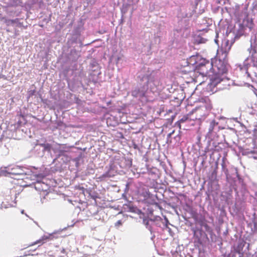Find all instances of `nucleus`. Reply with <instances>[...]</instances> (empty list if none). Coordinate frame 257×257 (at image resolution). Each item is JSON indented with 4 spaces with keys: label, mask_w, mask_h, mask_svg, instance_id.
<instances>
[{
    "label": "nucleus",
    "mask_w": 257,
    "mask_h": 257,
    "mask_svg": "<svg viewBox=\"0 0 257 257\" xmlns=\"http://www.w3.org/2000/svg\"><path fill=\"white\" fill-rule=\"evenodd\" d=\"M212 73L213 76L211 78V85L216 86L221 81H223L222 76L225 74L227 69L226 64L220 59H215L212 61Z\"/></svg>",
    "instance_id": "f257e3e1"
},
{
    "label": "nucleus",
    "mask_w": 257,
    "mask_h": 257,
    "mask_svg": "<svg viewBox=\"0 0 257 257\" xmlns=\"http://www.w3.org/2000/svg\"><path fill=\"white\" fill-rule=\"evenodd\" d=\"M196 71L203 76H208L210 78H212L213 74L212 73V64L208 60L203 59L196 67Z\"/></svg>",
    "instance_id": "f03ea898"
},
{
    "label": "nucleus",
    "mask_w": 257,
    "mask_h": 257,
    "mask_svg": "<svg viewBox=\"0 0 257 257\" xmlns=\"http://www.w3.org/2000/svg\"><path fill=\"white\" fill-rule=\"evenodd\" d=\"M203 108H204L203 106H200L193 109L188 114L183 116V117L179 120V123H183L188 120H194L202 119V117L205 116V114L201 112V111L203 110Z\"/></svg>",
    "instance_id": "7ed1b4c3"
},
{
    "label": "nucleus",
    "mask_w": 257,
    "mask_h": 257,
    "mask_svg": "<svg viewBox=\"0 0 257 257\" xmlns=\"http://www.w3.org/2000/svg\"><path fill=\"white\" fill-rule=\"evenodd\" d=\"M160 83V81L158 79L154 77L149 76L147 82V86L152 92H154L157 91Z\"/></svg>",
    "instance_id": "20e7f679"
},
{
    "label": "nucleus",
    "mask_w": 257,
    "mask_h": 257,
    "mask_svg": "<svg viewBox=\"0 0 257 257\" xmlns=\"http://www.w3.org/2000/svg\"><path fill=\"white\" fill-rule=\"evenodd\" d=\"M11 173L15 175H22L25 174L23 167L16 166L11 169Z\"/></svg>",
    "instance_id": "39448f33"
},
{
    "label": "nucleus",
    "mask_w": 257,
    "mask_h": 257,
    "mask_svg": "<svg viewBox=\"0 0 257 257\" xmlns=\"http://www.w3.org/2000/svg\"><path fill=\"white\" fill-rule=\"evenodd\" d=\"M233 43V41L230 42L228 40H225L222 45V48L223 49L225 53H228Z\"/></svg>",
    "instance_id": "423d86ee"
},
{
    "label": "nucleus",
    "mask_w": 257,
    "mask_h": 257,
    "mask_svg": "<svg viewBox=\"0 0 257 257\" xmlns=\"http://www.w3.org/2000/svg\"><path fill=\"white\" fill-rule=\"evenodd\" d=\"M146 92L144 90H141L139 88H136L132 92V95L135 97H140L142 98L145 96Z\"/></svg>",
    "instance_id": "0eeeda50"
},
{
    "label": "nucleus",
    "mask_w": 257,
    "mask_h": 257,
    "mask_svg": "<svg viewBox=\"0 0 257 257\" xmlns=\"http://www.w3.org/2000/svg\"><path fill=\"white\" fill-rule=\"evenodd\" d=\"M1 20H4L5 23L6 24L7 26H10V25H12L18 22V19H16L15 20H10L7 19L5 17H3L1 19Z\"/></svg>",
    "instance_id": "6e6552de"
},
{
    "label": "nucleus",
    "mask_w": 257,
    "mask_h": 257,
    "mask_svg": "<svg viewBox=\"0 0 257 257\" xmlns=\"http://www.w3.org/2000/svg\"><path fill=\"white\" fill-rule=\"evenodd\" d=\"M217 124V123H216L214 120H212L210 123L209 131L208 133V135L211 134L213 131L214 128L216 125Z\"/></svg>",
    "instance_id": "1a4fd4ad"
},
{
    "label": "nucleus",
    "mask_w": 257,
    "mask_h": 257,
    "mask_svg": "<svg viewBox=\"0 0 257 257\" xmlns=\"http://www.w3.org/2000/svg\"><path fill=\"white\" fill-rule=\"evenodd\" d=\"M44 243V239H40L39 240H36V241L34 242L33 243L30 244L28 245V246L26 248L29 247L31 246H33L34 245L39 244L38 246H40L42 244H43Z\"/></svg>",
    "instance_id": "9d476101"
},
{
    "label": "nucleus",
    "mask_w": 257,
    "mask_h": 257,
    "mask_svg": "<svg viewBox=\"0 0 257 257\" xmlns=\"http://www.w3.org/2000/svg\"><path fill=\"white\" fill-rule=\"evenodd\" d=\"M110 177V176L109 175L108 173L106 172V173L103 174V175H102L101 176H99L97 179L99 181H103L106 178H108V177Z\"/></svg>",
    "instance_id": "9b49d317"
},
{
    "label": "nucleus",
    "mask_w": 257,
    "mask_h": 257,
    "mask_svg": "<svg viewBox=\"0 0 257 257\" xmlns=\"http://www.w3.org/2000/svg\"><path fill=\"white\" fill-rule=\"evenodd\" d=\"M241 248H242V247H241ZM241 250L242 249H240L238 245V246L235 249V251L238 253H240Z\"/></svg>",
    "instance_id": "f8f14e48"
},
{
    "label": "nucleus",
    "mask_w": 257,
    "mask_h": 257,
    "mask_svg": "<svg viewBox=\"0 0 257 257\" xmlns=\"http://www.w3.org/2000/svg\"><path fill=\"white\" fill-rule=\"evenodd\" d=\"M122 224V222H121V220H118L116 223H115V226H118L119 225H121Z\"/></svg>",
    "instance_id": "ddd939ff"
},
{
    "label": "nucleus",
    "mask_w": 257,
    "mask_h": 257,
    "mask_svg": "<svg viewBox=\"0 0 257 257\" xmlns=\"http://www.w3.org/2000/svg\"><path fill=\"white\" fill-rule=\"evenodd\" d=\"M58 126L60 127H62L63 126H65V124L62 122H60L58 123Z\"/></svg>",
    "instance_id": "4468645a"
},
{
    "label": "nucleus",
    "mask_w": 257,
    "mask_h": 257,
    "mask_svg": "<svg viewBox=\"0 0 257 257\" xmlns=\"http://www.w3.org/2000/svg\"><path fill=\"white\" fill-rule=\"evenodd\" d=\"M248 28H249L250 29H251V28L252 27V21H250V25L249 26H247Z\"/></svg>",
    "instance_id": "2eb2a0df"
},
{
    "label": "nucleus",
    "mask_w": 257,
    "mask_h": 257,
    "mask_svg": "<svg viewBox=\"0 0 257 257\" xmlns=\"http://www.w3.org/2000/svg\"><path fill=\"white\" fill-rule=\"evenodd\" d=\"M240 27L241 30H243L244 29V27L242 24L240 25Z\"/></svg>",
    "instance_id": "dca6fc26"
},
{
    "label": "nucleus",
    "mask_w": 257,
    "mask_h": 257,
    "mask_svg": "<svg viewBox=\"0 0 257 257\" xmlns=\"http://www.w3.org/2000/svg\"><path fill=\"white\" fill-rule=\"evenodd\" d=\"M245 21H247V22H249V19H247L246 20H244L243 22H244Z\"/></svg>",
    "instance_id": "f3484780"
},
{
    "label": "nucleus",
    "mask_w": 257,
    "mask_h": 257,
    "mask_svg": "<svg viewBox=\"0 0 257 257\" xmlns=\"http://www.w3.org/2000/svg\"><path fill=\"white\" fill-rule=\"evenodd\" d=\"M29 254H31L32 255H35V254L33 253H29Z\"/></svg>",
    "instance_id": "a211bd4d"
},
{
    "label": "nucleus",
    "mask_w": 257,
    "mask_h": 257,
    "mask_svg": "<svg viewBox=\"0 0 257 257\" xmlns=\"http://www.w3.org/2000/svg\"><path fill=\"white\" fill-rule=\"evenodd\" d=\"M83 189V187L80 188V189Z\"/></svg>",
    "instance_id": "6ab92c4d"
}]
</instances>
